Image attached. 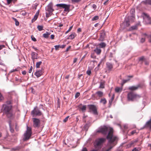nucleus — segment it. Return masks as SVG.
Returning <instances> with one entry per match:
<instances>
[{
  "instance_id": "nucleus-31",
  "label": "nucleus",
  "mask_w": 151,
  "mask_h": 151,
  "mask_svg": "<svg viewBox=\"0 0 151 151\" xmlns=\"http://www.w3.org/2000/svg\"><path fill=\"white\" fill-rule=\"evenodd\" d=\"M80 108L84 112L86 110V105L83 106L82 107H80Z\"/></svg>"
},
{
  "instance_id": "nucleus-60",
  "label": "nucleus",
  "mask_w": 151,
  "mask_h": 151,
  "mask_svg": "<svg viewBox=\"0 0 151 151\" xmlns=\"http://www.w3.org/2000/svg\"><path fill=\"white\" fill-rule=\"evenodd\" d=\"M77 58H75L74 60H73V63H76L77 61Z\"/></svg>"
},
{
  "instance_id": "nucleus-8",
  "label": "nucleus",
  "mask_w": 151,
  "mask_h": 151,
  "mask_svg": "<svg viewBox=\"0 0 151 151\" xmlns=\"http://www.w3.org/2000/svg\"><path fill=\"white\" fill-rule=\"evenodd\" d=\"M134 19V17L132 16L129 17L128 19H125V21L124 22V25L126 27H128L129 25V22L130 20L133 21Z\"/></svg>"
},
{
  "instance_id": "nucleus-45",
  "label": "nucleus",
  "mask_w": 151,
  "mask_h": 151,
  "mask_svg": "<svg viewBox=\"0 0 151 151\" xmlns=\"http://www.w3.org/2000/svg\"><path fill=\"white\" fill-rule=\"evenodd\" d=\"M145 40V38H142L140 40V42L142 43L144 42Z\"/></svg>"
},
{
  "instance_id": "nucleus-56",
  "label": "nucleus",
  "mask_w": 151,
  "mask_h": 151,
  "mask_svg": "<svg viewBox=\"0 0 151 151\" xmlns=\"http://www.w3.org/2000/svg\"><path fill=\"white\" fill-rule=\"evenodd\" d=\"M11 102L10 101H7L6 102V105H11Z\"/></svg>"
},
{
  "instance_id": "nucleus-14",
  "label": "nucleus",
  "mask_w": 151,
  "mask_h": 151,
  "mask_svg": "<svg viewBox=\"0 0 151 151\" xmlns=\"http://www.w3.org/2000/svg\"><path fill=\"white\" fill-rule=\"evenodd\" d=\"M37 53L34 52H32L31 55L33 62H34L35 59H37L38 58V57L37 56Z\"/></svg>"
},
{
  "instance_id": "nucleus-20",
  "label": "nucleus",
  "mask_w": 151,
  "mask_h": 151,
  "mask_svg": "<svg viewBox=\"0 0 151 151\" xmlns=\"http://www.w3.org/2000/svg\"><path fill=\"white\" fill-rule=\"evenodd\" d=\"M105 82L104 81H102L100 83V88H104Z\"/></svg>"
},
{
  "instance_id": "nucleus-48",
  "label": "nucleus",
  "mask_w": 151,
  "mask_h": 151,
  "mask_svg": "<svg viewBox=\"0 0 151 151\" xmlns=\"http://www.w3.org/2000/svg\"><path fill=\"white\" fill-rule=\"evenodd\" d=\"M131 12L132 14H134L135 13V10L134 9H132L131 10Z\"/></svg>"
},
{
  "instance_id": "nucleus-54",
  "label": "nucleus",
  "mask_w": 151,
  "mask_h": 151,
  "mask_svg": "<svg viewBox=\"0 0 151 151\" xmlns=\"http://www.w3.org/2000/svg\"><path fill=\"white\" fill-rule=\"evenodd\" d=\"M144 57L142 56V57H140V58H139V60L140 61H142V60H144Z\"/></svg>"
},
{
  "instance_id": "nucleus-33",
  "label": "nucleus",
  "mask_w": 151,
  "mask_h": 151,
  "mask_svg": "<svg viewBox=\"0 0 151 151\" xmlns=\"http://www.w3.org/2000/svg\"><path fill=\"white\" fill-rule=\"evenodd\" d=\"M89 127V125L88 124L86 123V124L84 127V129L86 131H87L88 128Z\"/></svg>"
},
{
  "instance_id": "nucleus-17",
  "label": "nucleus",
  "mask_w": 151,
  "mask_h": 151,
  "mask_svg": "<svg viewBox=\"0 0 151 151\" xmlns=\"http://www.w3.org/2000/svg\"><path fill=\"white\" fill-rule=\"evenodd\" d=\"M50 32H46L45 33L43 34V36L45 38H47L50 35Z\"/></svg>"
},
{
  "instance_id": "nucleus-18",
  "label": "nucleus",
  "mask_w": 151,
  "mask_h": 151,
  "mask_svg": "<svg viewBox=\"0 0 151 151\" xmlns=\"http://www.w3.org/2000/svg\"><path fill=\"white\" fill-rule=\"evenodd\" d=\"M122 87H116L115 88V91L116 93H120L122 91Z\"/></svg>"
},
{
  "instance_id": "nucleus-12",
  "label": "nucleus",
  "mask_w": 151,
  "mask_h": 151,
  "mask_svg": "<svg viewBox=\"0 0 151 151\" xmlns=\"http://www.w3.org/2000/svg\"><path fill=\"white\" fill-rule=\"evenodd\" d=\"M43 69L42 68L40 70H37L35 73V75L37 77H40L43 73Z\"/></svg>"
},
{
  "instance_id": "nucleus-44",
  "label": "nucleus",
  "mask_w": 151,
  "mask_h": 151,
  "mask_svg": "<svg viewBox=\"0 0 151 151\" xmlns=\"http://www.w3.org/2000/svg\"><path fill=\"white\" fill-rule=\"evenodd\" d=\"M69 117V116H67L63 120V122H66L67 121L68 118Z\"/></svg>"
},
{
  "instance_id": "nucleus-11",
  "label": "nucleus",
  "mask_w": 151,
  "mask_h": 151,
  "mask_svg": "<svg viewBox=\"0 0 151 151\" xmlns=\"http://www.w3.org/2000/svg\"><path fill=\"white\" fill-rule=\"evenodd\" d=\"M46 11H47L49 13H52L54 11L52 8V3L49 4L46 8Z\"/></svg>"
},
{
  "instance_id": "nucleus-35",
  "label": "nucleus",
  "mask_w": 151,
  "mask_h": 151,
  "mask_svg": "<svg viewBox=\"0 0 151 151\" xmlns=\"http://www.w3.org/2000/svg\"><path fill=\"white\" fill-rule=\"evenodd\" d=\"M130 79H128L127 80H122V83L121 84L122 86H123V85L125 83L128 82L129 80Z\"/></svg>"
},
{
  "instance_id": "nucleus-15",
  "label": "nucleus",
  "mask_w": 151,
  "mask_h": 151,
  "mask_svg": "<svg viewBox=\"0 0 151 151\" xmlns=\"http://www.w3.org/2000/svg\"><path fill=\"white\" fill-rule=\"evenodd\" d=\"M39 10H38L35 15L34 18L32 20V22H35L39 16Z\"/></svg>"
},
{
  "instance_id": "nucleus-25",
  "label": "nucleus",
  "mask_w": 151,
  "mask_h": 151,
  "mask_svg": "<svg viewBox=\"0 0 151 151\" xmlns=\"http://www.w3.org/2000/svg\"><path fill=\"white\" fill-rule=\"evenodd\" d=\"M143 2L145 4H148L151 5V0H145Z\"/></svg>"
},
{
  "instance_id": "nucleus-30",
  "label": "nucleus",
  "mask_w": 151,
  "mask_h": 151,
  "mask_svg": "<svg viewBox=\"0 0 151 151\" xmlns=\"http://www.w3.org/2000/svg\"><path fill=\"white\" fill-rule=\"evenodd\" d=\"M42 62L40 61L39 62H37L36 63V67L37 68H39L40 67V65L42 64Z\"/></svg>"
},
{
  "instance_id": "nucleus-22",
  "label": "nucleus",
  "mask_w": 151,
  "mask_h": 151,
  "mask_svg": "<svg viewBox=\"0 0 151 151\" xmlns=\"http://www.w3.org/2000/svg\"><path fill=\"white\" fill-rule=\"evenodd\" d=\"M96 93L99 97H102L103 94V92L101 91H98Z\"/></svg>"
},
{
  "instance_id": "nucleus-55",
  "label": "nucleus",
  "mask_w": 151,
  "mask_h": 151,
  "mask_svg": "<svg viewBox=\"0 0 151 151\" xmlns=\"http://www.w3.org/2000/svg\"><path fill=\"white\" fill-rule=\"evenodd\" d=\"M26 73H27V72L25 70H24L22 72V73L23 75H25L26 74Z\"/></svg>"
},
{
  "instance_id": "nucleus-39",
  "label": "nucleus",
  "mask_w": 151,
  "mask_h": 151,
  "mask_svg": "<svg viewBox=\"0 0 151 151\" xmlns=\"http://www.w3.org/2000/svg\"><path fill=\"white\" fill-rule=\"evenodd\" d=\"M145 126L149 127L150 129L151 128V123H146Z\"/></svg>"
},
{
  "instance_id": "nucleus-58",
  "label": "nucleus",
  "mask_w": 151,
  "mask_h": 151,
  "mask_svg": "<svg viewBox=\"0 0 151 151\" xmlns=\"http://www.w3.org/2000/svg\"><path fill=\"white\" fill-rule=\"evenodd\" d=\"M50 37L52 39H54V36L53 35H52L50 36Z\"/></svg>"
},
{
  "instance_id": "nucleus-63",
  "label": "nucleus",
  "mask_w": 151,
  "mask_h": 151,
  "mask_svg": "<svg viewBox=\"0 0 151 151\" xmlns=\"http://www.w3.org/2000/svg\"><path fill=\"white\" fill-rule=\"evenodd\" d=\"M136 132V131L135 130L131 132V134H133L134 133Z\"/></svg>"
},
{
  "instance_id": "nucleus-46",
  "label": "nucleus",
  "mask_w": 151,
  "mask_h": 151,
  "mask_svg": "<svg viewBox=\"0 0 151 151\" xmlns=\"http://www.w3.org/2000/svg\"><path fill=\"white\" fill-rule=\"evenodd\" d=\"M81 0H71V1L73 2H78L80 1H81Z\"/></svg>"
},
{
  "instance_id": "nucleus-23",
  "label": "nucleus",
  "mask_w": 151,
  "mask_h": 151,
  "mask_svg": "<svg viewBox=\"0 0 151 151\" xmlns=\"http://www.w3.org/2000/svg\"><path fill=\"white\" fill-rule=\"evenodd\" d=\"M107 101L106 99L104 98L101 99L100 101V103H102L103 104H105L106 103Z\"/></svg>"
},
{
  "instance_id": "nucleus-10",
  "label": "nucleus",
  "mask_w": 151,
  "mask_h": 151,
  "mask_svg": "<svg viewBox=\"0 0 151 151\" xmlns=\"http://www.w3.org/2000/svg\"><path fill=\"white\" fill-rule=\"evenodd\" d=\"M105 36L106 34L105 31L103 30L101 31L100 33V37L99 40L101 41L104 40Z\"/></svg>"
},
{
  "instance_id": "nucleus-34",
  "label": "nucleus",
  "mask_w": 151,
  "mask_h": 151,
  "mask_svg": "<svg viewBox=\"0 0 151 151\" xmlns=\"http://www.w3.org/2000/svg\"><path fill=\"white\" fill-rule=\"evenodd\" d=\"M37 28L39 31H41L43 30V26L41 25H38L37 27Z\"/></svg>"
},
{
  "instance_id": "nucleus-40",
  "label": "nucleus",
  "mask_w": 151,
  "mask_h": 151,
  "mask_svg": "<svg viewBox=\"0 0 151 151\" xmlns=\"http://www.w3.org/2000/svg\"><path fill=\"white\" fill-rule=\"evenodd\" d=\"M55 49L56 50H58L59 48H60V45H57L55 46Z\"/></svg>"
},
{
  "instance_id": "nucleus-59",
  "label": "nucleus",
  "mask_w": 151,
  "mask_h": 151,
  "mask_svg": "<svg viewBox=\"0 0 151 151\" xmlns=\"http://www.w3.org/2000/svg\"><path fill=\"white\" fill-rule=\"evenodd\" d=\"M4 47V45H0V50L2 49Z\"/></svg>"
},
{
  "instance_id": "nucleus-1",
  "label": "nucleus",
  "mask_w": 151,
  "mask_h": 151,
  "mask_svg": "<svg viewBox=\"0 0 151 151\" xmlns=\"http://www.w3.org/2000/svg\"><path fill=\"white\" fill-rule=\"evenodd\" d=\"M113 130L112 128L106 126L99 127L96 130L97 133L101 132L104 134L108 135L106 138L108 143L106 149H103L102 151H109L116 144L118 139L117 137L113 135Z\"/></svg>"
},
{
  "instance_id": "nucleus-6",
  "label": "nucleus",
  "mask_w": 151,
  "mask_h": 151,
  "mask_svg": "<svg viewBox=\"0 0 151 151\" xmlns=\"http://www.w3.org/2000/svg\"><path fill=\"white\" fill-rule=\"evenodd\" d=\"M91 112H92L95 115H97L98 113L97 111V108L94 105H89L88 106Z\"/></svg>"
},
{
  "instance_id": "nucleus-16",
  "label": "nucleus",
  "mask_w": 151,
  "mask_h": 151,
  "mask_svg": "<svg viewBox=\"0 0 151 151\" xmlns=\"http://www.w3.org/2000/svg\"><path fill=\"white\" fill-rule=\"evenodd\" d=\"M94 51L97 54L99 55L101 52V50L98 47H96L94 50Z\"/></svg>"
},
{
  "instance_id": "nucleus-26",
  "label": "nucleus",
  "mask_w": 151,
  "mask_h": 151,
  "mask_svg": "<svg viewBox=\"0 0 151 151\" xmlns=\"http://www.w3.org/2000/svg\"><path fill=\"white\" fill-rule=\"evenodd\" d=\"M12 19H13L14 20V21H15V24H16V25L17 26H18L19 25V22L17 20L14 18V17H12Z\"/></svg>"
},
{
  "instance_id": "nucleus-29",
  "label": "nucleus",
  "mask_w": 151,
  "mask_h": 151,
  "mask_svg": "<svg viewBox=\"0 0 151 151\" xmlns=\"http://www.w3.org/2000/svg\"><path fill=\"white\" fill-rule=\"evenodd\" d=\"M13 123H9V126L10 127V130L11 132L12 133L13 132L14 130L13 128L12 127V124Z\"/></svg>"
},
{
  "instance_id": "nucleus-42",
  "label": "nucleus",
  "mask_w": 151,
  "mask_h": 151,
  "mask_svg": "<svg viewBox=\"0 0 151 151\" xmlns=\"http://www.w3.org/2000/svg\"><path fill=\"white\" fill-rule=\"evenodd\" d=\"M80 95V93L79 92H77L75 95V97L76 98H78Z\"/></svg>"
},
{
  "instance_id": "nucleus-37",
  "label": "nucleus",
  "mask_w": 151,
  "mask_h": 151,
  "mask_svg": "<svg viewBox=\"0 0 151 151\" xmlns=\"http://www.w3.org/2000/svg\"><path fill=\"white\" fill-rule=\"evenodd\" d=\"M33 126L35 127H39L40 126V123H34Z\"/></svg>"
},
{
  "instance_id": "nucleus-53",
  "label": "nucleus",
  "mask_w": 151,
  "mask_h": 151,
  "mask_svg": "<svg viewBox=\"0 0 151 151\" xmlns=\"http://www.w3.org/2000/svg\"><path fill=\"white\" fill-rule=\"evenodd\" d=\"M3 99V96H2V95L0 93V101L1 100H2Z\"/></svg>"
},
{
  "instance_id": "nucleus-3",
  "label": "nucleus",
  "mask_w": 151,
  "mask_h": 151,
  "mask_svg": "<svg viewBox=\"0 0 151 151\" xmlns=\"http://www.w3.org/2000/svg\"><path fill=\"white\" fill-rule=\"evenodd\" d=\"M26 127V130L23 135V140L24 141H26L30 139L32 134L31 127H29L27 125Z\"/></svg>"
},
{
  "instance_id": "nucleus-49",
  "label": "nucleus",
  "mask_w": 151,
  "mask_h": 151,
  "mask_svg": "<svg viewBox=\"0 0 151 151\" xmlns=\"http://www.w3.org/2000/svg\"><path fill=\"white\" fill-rule=\"evenodd\" d=\"M13 0H6L8 4H9L11 3Z\"/></svg>"
},
{
  "instance_id": "nucleus-28",
  "label": "nucleus",
  "mask_w": 151,
  "mask_h": 151,
  "mask_svg": "<svg viewBox=\"0 0 151 151\" xmlns=\"http://www.w3.org/2000/svg\"><path fill=\"white\" fill-rule=\"evenodd\" d=\"M140 25V23H137L136 25L132 26L131 28L132 29H137L138 26Z\"/></svg>"
},
{
  "instance_id": "nucleus-38",
  "label": "nucleus",
  "mask_w": 151,
  "mask_h": 151,
  "mask_svg": "<svg viewBox=\"0 0 151 151\" xmlns=\"http://www.w3.org/2000/svg\"><path fill=\"white\" fill-rule=\"evenodd\" d=\"M99 18V17L98 16H95L92 19L93 21L96 20L98 19Z\"/></svg>"
},
{
  "instance_id": "nucleus-21",
  "label": "nucleus",
  "mask_w": 151,
  "mask_h": 151,
  "mask_svg": "<svg viewBox=\"0 0 151 151\" xmlns=\"http://www.w3.org/2000/svg\"><path fill=\"white\" fill-rule=\"evenodd\" d=\"M75 33H72L71 35H70L67 38V39H73L75 37Z\"/></svg>"
},
{
  "instance_id": "nucleus-4",
  "label": "nucleus",
  "mask_w": 151,
  "mask_h": 151,
  "mask_svg": "<svg viewBox=\"0 0 151 151\" xmlns=\"http://www.w3.org/2000/svg\"><path fill=\"white\" fill-rule=\"evenodd\" d=\"M141 96L132 92H129L127 95V98L129 101H133L134 99L140 98Z\"/></svg>"
},
{
  "instance_id": "nucleus-52",
  "label": "nucleus",
  "mask_w": 151,
  "mask_h": 151,
  "mask_svg": "<svg viewBox=\"0 0 151 151\" xmlns=\"http://www.w3.org/2000/svg\"><path fill=\"white\" fill-rule=\"evenodd\" d=\"M139 151V150L136 148H134V149H133L132 150V151Z\"/></svg>"
},
{
  "instance_id": "nucleus-24",
  "label": "nucleus",
  "mask_w": 151,
  "mask_h": 151,
  "mask_svg": "<svg viewBox=\"0 0 151 151\" xmlns=\"http://www.w3.org/2000/svg\"><path fill=\"white\" fill-rule=\"evenodd\" d=\"M21 147L19 146H17L16 147L12 148L11 149L12 151H16L19 150L20 149Z\"/></svg>"
},
{
  "instance_id": "nucleus-41",
  "label": "nucleus",
  "mask_w": 151,
  "mask_h": 151,
  "mask_svg": "<svg viewBox=\"0 0 151 151\" xmlns=\"http://www.w3.org/2000/svg\"><path fill=\"white\" fill-rule=\"evenodd\" d=\"M31 37L32 40L33 41L35 42L37 41L36 39H35V38L33 35H32Z\"/></svg>"
},
{
  "instance_id": "nucleus-64",
  "label": "nucleus",
  "mask_w": 151,
  "mask_h": 151,
  "mask_svg": "<svg viewBox=\"0 0 151 151\" xmlns=\"http://www.w3.org/2000/svg\"><path fill=\"white\" fill-rule=\"evenodd\" d=\"M81 28H79L77 30V31L78 32H81Z\"/></svg>"
},
{
  "instance_id": "nucleus-19",
  "label": "nucleus",
  "mask_w": 151,
  "mask_h": 151,
  "mask_svg": "<svg viewBox=\"0 0 151 151\" xmlns=\"http://www.w3.org/2000/svg\"><path fill=\"white\" fill-rule=\"evenodd\" d=\"M107 68L109 70L113 68L112 65L109 63H106Z\"/></svg>"
},
{
  "instance_id": "nucleus-43",
  "label": "nucleus",
  "mask_w": 151,
  "mask_h": 151,
  "mask_svg": "<svg viewBox=\"0 0 151 151\" xmlns=\"http://www.w3.org/2000/svg\"><path fill=\"white\" fill-rule=\"evenodd\" d=\"M73 27V26H71L69 28V29L65 32V34H67L72 29Z\"/></svg>"
},
{
  "instance_id": "nucleus-32",
  "label": "nucleus",
  "mask_w": 151,
  "mask_h": 151,
  "mask_svg": "<svg viewBox=\"0 0 151 151\" xmlns=\"http://www.w3.org/2000/svg\"><path fill=\"white\" fill-rule=\"evenodd\" d=\"M118 125H119V126H120V128H121V129H122L123 130H124H124L125 129H127V126H126V125H124V127H123L124 128H123V127H121V125H120V124H118Z\"/></svg>"
},
{
  "instance_id": "nucleus-27",
  "label": "nucleus",
  "mask_w": 151,
  "mask_h": 151,
  "mask_svg": "<svg viewBox=\"0 0 151 151\" xmlns=\"http://www.w3.org/2000/svg\"><path fill=\"white\" fill-rule=\"evenodd\" d=\"M32 119L34 123H40V120L39 119L37 118H33Z\"/></svg>"
},
{
  "instance_id": "nucleus-7",
  "label": "nucleus",
  "mask_w": 151,
  "mask_h": 151,
  "mask_svg": "<svg viewBox=\"0 0 151 151\" xmlns=\"http://www.w3.org/2000/svg\"><path fill=\"white\" fill-rule=\"evenodd\" d=\"M56 5L58 7H59L61 8L64 9V11L65 12H68L70 11V5L62 4H58Z\"/></svg>"
},
{
  "instance_id": "nucleus-13",
  "label": "nucleus",
  "mask_w": 151,
  "mask_h": 151,
  "mask_svg": "<svg viewBox=\"0 0 151 151\" xmlns=\"http://www.w3.org/2000/svg\"><path fill=\"white\" fill-rule=\"evenodd\" d=\"M140 87V85L139 84L137 85L136 86H132L129 87L128 89L131 91H134Z\"/></svg>"
},
{
  "instance_id": "nucleus-5",
  "label": "nucleus",
  "mask_w": 151,
  "mask_h": 151,
  "mask_svg": "<svg viewBox=\"0 0 151 151\" xmlns=\"http://www.w3.org/2000/svg\"><path fill=\"white\" fill-rule=\"evenodd\" d=\"M31 115L33 117L40 116L42 115V112L37 108L35 107L31 111Z\"/></svg>"
},
{
  "instance_id": "nucleus-2",
  "label": "nucleus",
  "mask_w": 151,
  "mask_h": 151,
  "mask_svg": "<svg viewBox=\"0 0 151 151\" xmlns=\"http://www.w3.org/2000/svg\"><path fill=\"white\" fill-rule=\"evenodd\" d=\"M2 109L4 112L6 114L8 117L10 119H12L14 117V114L12 112V106L11 105L4 104Z\"/></svg>"
},
{
  "instance_id": "nucleus-36",
  "label": "nucleus",
  "mask_w": 151,
  "mask_h": 151,
  "mask_svg": "<svg viewBox=\"0 0 151 151\" xmlns=\"http://www.w3.org/2000/svg\"><path fill=\"white\" fill-rule=\"evenodd\" d=\"M100 46L101 47H105L106 46V44L104 42L101 43L99 44Z\"/></svg>"
},
{
  "instance_id": "nucleus-50",
  "label": "nucleus",
  "mask_w": 151,
  "mask_h": 151,
  "mask_svg": "<svg viewBox=\"0 0 151 151\" xmlns=\"http://www.w3.org/2000/svg\"><path fill=\"white\" fill-rule=\"evenodd\" d=\"M87 73L88 75H90L91 73V72L90 70H88L87 72Z\"/></svg>"
},
{
  "instance_id": "nucleus-47",
  "label": "nucleus",
  "mask_w": 151,
  "mask_h": 151,
  "mask_svg": "<svg viewBox=\"0 0 151 151\" xmlns=\"http://www.w3.org/2000/svg\"><path fill=\"white\" fill-rule=\"evenodd\" d=\"M32 70V66H31L30 67V68L29 70V73H31Z\"/></svg>"
},
{
  "instance_id": "nucleus-61",
  "label": "nucleus",
  "mask_w": 151,
  "mask_h": 151,
  "mask_svg": "<svg viewBox=\"0 0 151 151\" xmlns=\"http://www.w3.org/2000/svg\"><path fill=\"white\" fill-rule=\"evenodd\" d=\"M65 46V45H60V48H63Z\"/></svg>"
},
{
  "instance_id": "nucleus-51",
  "label": "nucleus",
  "mask_w": 151,
  "mask_h": 151,
  "mask_svg": "<svg viewBox=\"0 0 151 151\" xmlns=\"http://www.w3.org/2000/svg\"><path fill=\"white\" fill-rule=\"evenodd\" d=\"M71 47V46H69V47H68L66 49V52H67V51H68L70 49Z\"/></svg>"
},
{
  "instance_id": "nucleus-57",
  "label": "nucleus",
  "mask_w": 151,
  "mask_h": 151,
  "mask_svg": "<svg viewBox=\"0 0 151 151\" xmlns=\"http://www.w3.org/2000/svg\"><path fill=\"white\" fill-rule=\"evenodd\" d=\"M149 37L150 38L149 40V41L151 43V35L150 36H148V38H149Z\"/></svg>"
},
{
  "instance_id": "nucleus-62",
  "label": "nucleus",
  "mask_w": 151,
  "mask_h": 151,
  "mask_svg": "<svg viewBox=\"0 0 151 151\" xmlns=\"http://www.w3.org/2000/svg\"><path fill=\"white\" fill-rule=\"evenodd\" d=\"M82 151H87V150L86 148L84 147L83 148L82 150Z\"/></svg>"
},
{
  "instance_id": "nucleus-9",
  "label": "nucleus",
  "mask_w": 151,
  "mask_h": 151,
  "mask_svg": "<svg viewBox=\"0 0 151 151\" xmlns=\"http://www.w3.org/2000/svg\"><path fill=\"white\" fill-rule=\"evenodd\" d=\"M143 18L144 21L147 24H149L151 23V20L149 16L146 14L143 13Z\"/></svg>"
}]
</instances>
